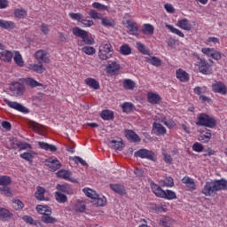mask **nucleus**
<instances>
[{"instance_id":"obj_60","label":"nucleus","mask_w":227,"mask_h":227,"mask_svg":"<svg viewBox=\"0 0 227 227\" xmlns=\"http://www.w3.org/2000/svg\"><path fill=\"white\" fill-rule=\"evenodd\" d=\"M97 202L98 207H104L107 203V200L104 196L98 195V198L94 200Z\"/></svg>"},{"instance_id":"obj_25","label":"nucleus","mask_w":227,"mask_h":227,"mask_svg":"<svg viewBox=\"0 0 227 227\" xmlns=\"http://www.w3.org/2000/svg\"><path fill=\"white\" fill-rule=\"evenodd\" d=\"M74 212L82 213L86 212V202L82 200H77L73 207Z\"/></svg>"},{"instance_id":"obj_19","label":"nucleus","mask_w":227,"mask_h":227,"mask_svg":"<svg viewBox=\"0 0 227 227\" xmlns=\"http://www.w3.org/2000/svg\"><path fill=\"white\" fill-rule=\"evenodd\" d=\"M57 176L59 178H63L64 180H68L69 182H75V179H72V172L69 170L61 169L57 172Z\"/></svg>"},{"instance_id":"obj_24","label":"nucleus","mask_w":227,"mask_h":227,"mask_svg":"<svg viewBox=\"0 0 227 227\" xmlns=\"http://www.w3.org/2000/svg\"><path fill=\"white\" fill-rule=\"evenodd\" d=\"M28 69L32 70V72H35L36 74H43L45 72V67H43V64H30L28 66Z\"/></svg>"},{"instance_id":"obj_22","label":"nucleus","mask_w":227,"mask_h":227,"mask_svg":"<svg viewBox=\"0 0 227 227\" xmlns=\"http://www.w3.org/2000/svg\"><path fill=\"white\" fill-rule=\"evenodd\" d=\"M182 182L187 188H189L190 191H196V183L194 182V179L189 176H184L182 179Z\"/></svg>"},{"instance_id":"obj_8","label":"nucleus","mask_w":227,"mask_h":227,"mask_svg":"<svg viewBox=\"0 0 227 227\" xmlns=\"http://www.w3.org/2000/svg\"><path fill=\"white\" fill-rule=\"evenodd\" d=\"M5 104L11 107V109H15V111H19L20 113H29V110L22 106L20 103H17L15 101H11L9 99H4Z\"/></svg>"},{"instance_id":"obj_28","label":"nucleus","mask_w":227,"mask_h":227,"mask_svg":"<svg viewBox=\"0 0 227 227\" xmlns=\"http://www.w3.org/2000/svg\"><path fill=\"white\" fill-rule=\"evenodd\" d=\"M147 100L149 104H159L160 102V96H159L157 93L149 92L147 94Z\"/></svg>"},{"instance_id":"obj_56","label":"nucleus","mask_w":227,"mask_h":227,"mask_svg":"<svg viewBox=\"0 0 227 227\" xmlns=\"http://www.w3.org/2000/svg\"><path fill=\"white\" fill-rule=\"evenodd\" d=\"M82 51L84 52V54H87V56H93L97 51L93 48V46H84Z\"/></svg>"},{"instance_id":"obj_52","label":"nucleus","mask_w":227,"mask_h":227,"mask_svg":"<svg viewBox=\"0 0 227 227\" xmlns=\"http://www.w3.org/2000/svg\"><path fill=\"white\" fill-rule=\"evenodd\" d=\"M162 198L164 200H176V193L171 190H166Z\"/></svg>"},{"instance_id":"obj_44","label":"nucleus","mask_w":227,"mask_h":227,"mask_svg":"<svg viewBox=\"0 0 227 227\" xmlns=\"http://www.w3.org/2000/svg\"><path fill=\"white\" fill-rule=\"evenodd\" d=\"M36 211L39 214H42V215H45L47 214H52V211H51V208L48 206H43V205H38L36 207Z\"/></svg>"},{"instance_id":"obj_20","label":"nucleus","mask_w":227,"mask_h":227,"mask_svg":"<svg viewBox=\"0 0 227 227\" xmlns=\"http://www.w3.org/2000/svg\"><path fill=\"white\" fill-rule=\"evenodd\" d=\"M57 190L60 192H65L66 194H69L72 196L74 194V189L72 188V185L67 184H57L56 187Z\"/></svg>"},{"instance_id":"obj_6","label":"nucleus","mask_w":227,"mask_h":227,"mask_svg":"<svg viewBox=\"0 0 227 227\" xmlns=\"http://www.w3.org/2000/svg\"><path fill=\"white\" fill-rule=\"evenodd\" d=\"M24 85L20 82H12L11 85V92L13 97H22L24 95Z\"/></svg>"},{"instance_id":"obj_46","label":"nucleus","mask_w":227,"mask_h":227,"mask_svg":"<svg viewBox=\"0 0 227 227\" xmlns=\"http://www.w3.org/2000/svg\"><path fill=\"white\" fill-rule=\"evenodd\" d=\"M146 61L150 63V65H153V67H160V65H162V60L157 57L146 58Z\"/></svg>"},{"instance_id":"obj_1","label":"nucleus","mask_w":227,"mask_h":227,"mask_svg":"<svg viewBox=\"0 0 227 227\" xmlns=\"http://www.w3.org/2000/svg\"><path fill=\"white\" fill-rule=\"evenodd\" d=\"M227 181L224 179L211 180L206 182L204 188L202 189V194L204 196H215L218 191H226Z\"/></svg>"},{"instance_id":"obj_3","label":"nucleus","mask_w":227,"mask_h":227,"mask_svg":"<svg viewBox=\"0 0 227 227\" xmlns=\"http://www.w3.org/2000/svg\"><path fill=\"white\" fill-rule=\"evenodd\" d=\"M196 125L199 127H208V129H214V127H215V119L210 117L207 114H200L197 117Z\"/></svg>"},{"instance_id":"obj_16","label":"nucleus","mask_w":227,"mask_h":227,"mask_svg":"<svg viewBox=\"0 0 227 227\" xmlns=\"http://www.w3.org/2000/svg\"><path fill=\"white\" fill-rule=\"evenodd\" d=\"M120 70V63L118 61H108L106 66L107 74H115Z\"/></svg>"},{"instance_id":"obj_62","label":"nucleus","mask_w":227,"mask_h":227,"mask_svg":"<svg viewBox=\"0 0 227 227\" xmlns=\"http://www.w3.org/2000/svg\"><path fill=\"white\" fill-rule=\"evenodd\" d=\"M23 221L27 223V224H30L31 226H36V222L33 219V217L29 215H24L22 217Z\"/></svg>"},{"instance_id":"obj_54","label":"nucleus","mask_w":227,"mask_h":227,"mask_svg":"<svg viewBox=\"0 0 227 227\" xmlns=\"http://www.w3.org/2000/svg\"><path fill=\"white\" fill-rule=\"evenodd\" d=\"M16 146H18V148H20V151L31 150L33 148L31 144H27V142H20V141L16 143Z\"/></svg>"},{"instance_id":"obj_43","label":"nucleus","mask_w":227,"mask_h":227,"mask_svg":"<svg viewBox=\"0 0 227 227\" xmlns=\"http://www.w3.org/2000/svg\"><path fill=\"white\" fill-rule=\"evenodd\" d=\"M120 54L122 56H130V54H132V49L129 44H122L120 47Z\"/></svg>"},{"instance_id":"obj_14","label":"nucleus","mask_w":227,"mask_h":227,"mask_svg":"<svg viewBox=\"0 0 227 227\" xmlns=\"http://www.w3.org/2000/svg\"><path fill=\"white\" fill-rule=\"evenodd\" d=\"M125 137L129 141H131V143H139V141H141V137L132 129H126Z\"/></svg>"},{"instance_id":"obj_12","label":"nucleus","mask_w":227,"mask_h":227,"mask_svg":"<svg viewBox=\"0 0 227 227\" xmlns=\"http://www.w3.org/2000/svg\"><path fill=\"white\" fill-rule=\"evenodd\" d=\"M200 132V134L199 135V141H200V143H208V141L212 139V133L209 129H205Z\"/></svg>"},{"instance_id":"obj_57","label":"nucleus","mask_w":227,"mask_h":227,"mask_svg":"<svg viewBox=\"0 0 227 227\" xmlns=\"http://www.w3.org/2000/svg\"><path fill=\"white\" fill-rule=\"evenodd\" d=\"M161 123H164L166 125V127H168V129H173V127H175V121L171 120V119H166V117H163L160 121Z\"/></svg>"},{"instance_id":"obj_26","label":"nucleus","mask_w":227,"mask_h":227,"mask_svg":"<svg viewBox=\"0 0 227 227\" xmlns=\"http://www.w3.org/2000/svg\"><path fill=\"white\" fill-rule=\"evenodd\" d=\"M13 217V214H12L8 209L4 207H0V220L1 221H9Z\"/></svg>"},{"instance_id":"obj_5","label":"nucleus","mask_w":227,"mask_h":227,"mask_svg":"<svg viewBox=\"0 0 227 227\" xmlns=\"http://www.w3.org/2000/svg\"><path fill=\"white\" fill-rule=\"evenodd\" d=\"M197 67H199V72L203 75H210L212 74V65L207 59H200Z\"/></svg>"},{"instance_id":"obj_29","label":"nucleus","mask_w":227,"mask_h":227,"mask_svg":"<svg viewBox=\"0 0 227 227\" xmlns=\"http://www.w3.org/2000/svg\"><path fill=\"white\" fill-rule=\"evenodd\" d=\"M85 84H87V86H89V88H91L92 90H100V83L94 78L85 79Z\"/></svg>"},{"instance_id":"obj_55","label":"nucleus","mask_w":227,"mask_h":227,"mask_svg":"<svg viewBox=\"0 0 227 227\" xmlns=\"http://www.w3.org/2000/svg\"><path fill=\"white\" fill-rule=\"evenodd\" d=\"M0 193L7 197L12 196V190H10V187H8V185H0Z\"/></svg>"},{"instance_id":"obj_15","label":"nucleus","mask_w":227,"mask_h":227,"mask_svg":"<svg viewBox=\"0 0 227 227\" xmlns=\"http://www.w3.org/2000/svg\"><path fill=\"white\" fill-rule=\"evenodd\" d=\"M176 27H180V29H184V31H191V29H192V25L187 19L179 20L176 23Z\"/></svg>"},{"instance_id":"obj_11","label":"nucleus","mask_w":227,"mask_h":227,"mask_svg":"<svg viewBox=\"0 0 227 227\" xmlns=\"http://www.w3.org/2000/svg\"><path fill=\"white\" fill-rule=\"evenodd\" d=\"M212 90L215 93H220V95H226V85L222 82H215L212 84Z\"/></svg>"},{"instance_id":"obj_48","label":"nucleus","mask_w":227,"mask_h":227,"mask_svg":"<svg viewBox=\"0 0 227 227\" xmlns=\"http://www.w3.org/2000/svg\"><path fill=\"white\" fill-rule=\"evenodd\" d=\"M36 155V153L33 151H29V152H26L23 153L20 155V157L21 159H24V160H27L29 162V160H31L32 159H35V156Z\"/></svg>"},{"instance_id":"obj_23","label":"nucleus","mask_w":227,"mask_h":227,"mask_svg":"<svg viewBox=\"0 0 227 227\" xmlns=\"http://www.w3.org/2000/svg\"><path fill=\"white\" fill-rule=\"evenodd\" d=\"M151 189H152L153 194H155V196H157V198H163L165 191L162 190V188L159 184L153 183L151 184Z\"/></svg>"},{"instance_id":"obj_42","label":"nucleus","mask_w":227,"mask_h":227,"mask_svg":"<svg viewBox=\"0 0 227 227\" xmlns=\"http://www.w3.org/2000/svg\"><path fill=\"white\" fill-rule=\"evenodd\" d=\"M83 192L85 196H87V198H90V200H97V198H98V194L97 193V192L92 189L84 188Z\"/></svg>"},{"instance_id":"obj_32","label":"nucleus","mask_w":227,"mask_h":227,"mask_svg":"<svg viewBox=\"0 0 227 227\" xmlns=\"http://www.w3.org/2000/svg\"><path fill=\"white\" fill-rule=\"evenodd\" d=\"M136 47L141 54H144L145 56H150V49H148L143 43L137 42L136 43Z\"/></svg>"},{"instance_id":"obj_2","label":"nucleus","mask_w":227,"mask_h":227,"mask_svg":"<svg viewBox=\"0 0 227 227\" xmlns=\"http://www.w3.org/2000/svg\"><path fill=\"white\" fill-rule=\"evenodd\" d=\"M113 54H114V49L113 48V44L110 43H105L99 47L98 58L102 61L111 59V58H113Z\"/></svg>"},{"instance_id":"obj_39","label":"nucleus","mask_w":227,"mask_h":227,"mask_svg":"<svg viewBox=\"0 0 227 227\" xmlns=\"http://www.w3.org/2000/svg\"><path fill=\"white\" fill-rule=\"evenodd\" d=\"M35 196L39 201H43L45 200V188L40 186L37 187Z\"/></svg>"},{"instance_id":"obj_9","label":"nucleus","mask_w":227,"mask_h":227,"mask_svg":"<svg viewBox=\"0 0 227 227\" xmlns=\"http://www.w3.org/2000/svg\"><path fill=\"white\" fill-rule=\"evenodd\" d=\"M126 27L129 35H132L133 36H137V35H139V27H137V23L132 20H128Z\"/></svg>"},{"instance_id":"obj_33","label":"nucleus","mask_w":227,"mask_h":227,"mask_svg":"<svg viewBox=\"0 0 227 227\" xmlns=\"http://www.w3.org/2000/svg\"><path fill=\"white\" fill-rule=\"evenodd\" d=\"M51 213H48L42 216L43 223H44L45 224H54L55 223H58V219L51 216Z\"/></svg>"},{"instance_id":"obj_13","label":"nucleus","mask_w":227,"mask_h":227,"mask_svg":"<svg viewBox=\"0 0 227 227\" xmlns=\"http://www.w3.org/2000/svg\"><path fill=\"white\" fill-rule=\"evenodd\" d=\"M35 59L43 61V63H49V53L43 50H38L35 54Z\"/></svg>"},{"instance_id":"obj_47","label":"nucleus","mask_w":227,"mask_h":227,"mask_svg":"<svg viewBox=\"0 0 227 227\" xmlns=\"http://www.w3.org/2000/svg\"><path fill=\"white\" fill-rule=\"evenodd\" d=\"M55 200L58 203H67V201H68L67 195L61 193L59 191L55 192Z\"/></svg>"},{"instance_id":"obj_51","label":"nucleus","mask_w":227,"mask_h":227,"mask_svg":"<svg viewBox=\"0 0 227 227\" xmlns=\"http://www.w3.org/2000/svg\"><path fill=\"white\" fill-rule=\"evenodd\" d=\"M121 109L123 113H132V111H134V104L125 102L124 104H122Z\"/></svg>"},{"instance_id":"obj_27","label":"nucleus","mask_w":227,"mask_h":227,"mask_svg":"<svg viewBox=\"0 0 227 227\" xmlns=\"http://www.w3.org/2000/svg\"><path fill=\"white\" fill-rule=\"evenodd\" d=\"M108 145L110 146V148H114V150H118L119 152H121V150H123L125 146L121 140H112L109 142Z\"/></svg>"},{"instance_id":"obj_41","label":"nucleus","mask_w":227,"mask_h":227,"mask_svg":"<svg viewBox=\"0 0 227 227\" xmlns=\"http://www.w3.org/2000/svg\"><path fill=\"white\" fill-rule=\"evenodd\" d=\"M13 60L18 67H24V59H22V55L20 54V52L14 51Z\"/></svg>"},{"instance_id":"obj_10","label":"nucleus","mask_w":227,"mask_h":227,"mask_svg":"<svg viewBox=\"0 0 227 227\" xmlns=\"http://www.w3.org/2000/svg\"><path fill=\"white\" fill-rule=\"evenodd\" d=\"M46 166L51 169V171H58L61 168V162L56 158H48L46 160Z\"/></svg>"},{"instance_id":"obj_30","label":"nucleus","mask_w":227,"mask_h":227,"mask_svg":"<svg viewBox=\"0 0 227 227\" xmlns=\"http://www.w3.org/2000/svg\"><path fill=\"white\" fill-rule=\"evenodd\" d=\"M110 187L112 191H114L117 194H120L121 196H123L127 192V191L125 190V187L121 184H110Z\"/></svg>"},{"instance_id":"obj_18","label":"nucleus","mask_w":227,"mask_h":227,"mask_svg":"<svg viewBox=\"0 0 227 227\" xmlns=\"http://www.w3.org/2000/svg\"><path fill=\"white\" fill-rule=\"evenodd\" d=\"M153 132H154L156 136H164L167 130H166V128L162 126V124L154 122L153 124Z\"/></svg>"},{"instance_id":"obj_40","label":"nucleus","mask_w":227,"mask_h":227,"mask_svg":"<svg viewBox=\"0 0 227 227\" xmlns=\"http://www.w3.org/2000/svg\"><path fill=\"white\" fill-rule=\"evenodd\" d=\"M153 31H155V28L151 25V24H144L142 29H141V33H143V35H153Z\"/></svg>"},{"instance_id":"obj_45","label":"nucleus","mask_w":227,"mask_h":227,"mask_svg":"<svg viewBox=\"0 0 227 227\" xmlns=\"http://www.w3.org/2000/svg\"><path fill=\"white\" fill-rule=\"evenodd\" d=\"M122 86L124 90H134L136 88V82L130 79H125L123 81Z\"/></svg>"},{"instance_id":"obj_64","label":"nucleus","mask_w":227,"mask_h":227,"mask_svg":"<svg viewBox=\"0 0 227 227\" xmlns=\"http://www.w3.org/2000/svg\"><path fill=\"white\" fill-rule=\"evenodd\" d=\"M207 91V87H195L193 89V92L195 93V95H199V97H201V95H203V93H205Z\"/></svg>"},{"instance_id":"obj_58","label":"nucleus","mask_w":227,"mask_h":227,"mask_svg":"<svg viewBox=\"0 0 227 227\" xmlns=\"http://www.w3.org/2000/svg\"><path fill=\"white\" fill-rule=\"evenodd\" d=\"M12 178L8 176H0V185H10Z\"/></svg>"},{"instance_id":"obj_35","label":"nucleus","mask_w":227,"mask_h":227,"mask_svg":"<svg viewBox=\"0 0 227 227\" xmlns=\"http://www.w3.org/2000/svg\"><path fill=\"white\" fill-rule=\"evenodd\" d=\"M166 27L168 28L170 33H173V35H176L180 38H185V35L182 30L173 27V25H166Z\"/></svg>"},{"instance_id":"obj_36","label":"nucleus","mask_w":227,"mask_h":227,"mask_svg":"<svg viewBox=\"0 0 227 227\" xmlns=\"http://www.w3.org/2000/svg\"><path fill=\"white\" fill-rule=\"evenodd\" d=\"M101 24L105 27H114V26H116L114 20L109 19L107 17L101 18Z\"/></svg>"},{"instance_id":"obj_61","label":"nucleus","mask_w":227,"mask_h":227,"mask_svg":"<svg viewBox=\"0 0 227 227\" xmlns=\"http://www.w3.org/2000/svg\"><path fill=\"white\" fill-rule=\"evenodd\" d=\"M27 86H31V88H36L38 86H42V83L38 82L37 81L32 78L27 79Z\"/></svg>"},{"instance_id":"obj_59","label":"nucleus","mask_w":227,"mask_h":227,"mask_svg":"<svg viewBox=\"0 0 227 227\" xmlns=\"http://www.w3.org/2000/svg\"><path fill=\"white\" fill-rule=\"evenodd\" d=\"M92 8H95L96 10H98V12H106L107 11V6L104 5L98 2H94L92 4Z\"/></svg>"},{"instance_id":"obj_38","label":"nucleus","mask_w":227,"mask_h":227,"mask_svg":"<svg viewBox=\"0 0 227 227\" xmlns=\"http://www.w3.org/2000/svg\"><path fill=\"white\" fill-rule=\"evenodd\" d=\"M0 27L2 29H13L15 28V23L13 21L0 20Z\"/></svg>"},{"instance_id":"obj_7","label":"nucleus","mask_w":227,"mask_h":227,"mask_svg":"<svg viewBox=\"0 0 227 227\" xmlns=\"http://www.w3.org/2000/svg\"><path fill=\"white\" fill-rule=\"evenodd\" d=\"M201 52L204 53L205 56H207V58H212L216 61H219L222 58L221 52L217 51L214 48H202Z\"/></svg>"},{"instance_id":"obj_37","label":"nucleus","mask_w":227,"mask_h":227,"mask_svg":"<svg viewBox=\"0 0 227 227\" xmlns=\"http://www.w3.org/2000/svg\"><path fill=\"white\" fill-rule=\"evenodd\" d=\"M14 17L16 19H26V17H27V11H26L24 8L15 9Z\"/></svg>"},{"instance_id":"obj_31","label":"nucleus","mask_w":227,"mask_h":227,"mask_svg":"<svg viewBox=\"0 0 227 227\" xmlns=\"http://www.w3.org/2000/svg\"><path fill=\"white\" fill-rule=\"evenodd\" d=\"M38 145L42 150H46V152H56L58 147L54 145L47 144L45 142H38Z\"/></svg>"},{"instance_id":"obj_50","label":"nucleus","mask_w":227,"mask_h":227,"mask_svg":"<svg viewBox=\"0 0 227 227\" xmlns=\"http://www.w3.org/2000/svg\"><path fill=\"white\" fill-rule=\"evenodd\" d=\"M101 118L106 121L113 120V118H114V114L113 111L104 110L101 113Z\"/></svg>"},{"instance_id":"obj_63","label":"nucleus","mask_w":227,"mask_h":227,"mask_svg":"<svg viewBox=\"0 0 227 227\" xmlns=\"http://www.w3.org/2000/svg\"><path fill=\"white\" fill-rule=\"evenodd\" d=\"M163 185L165 187H173V185H175V181L173 180L172 177H166L163 180Z\"/></svg>"},{"instance_id":"obj_17","label":"nucleus","mask_w":227,"mask_h":227,"mask_svg":"<svg viewBox=\"0 0 227 227\" xmlns=\"http://www.w3.org/2000/svg\"><path fill=\"white\" fill-rule=\"evenodd\" d=\"M0 59L5 63H10L13 59V52L8 50L0 51Z\"/></svg>"},{"instance_id":"obj_21","label":"nucleus","mask_w":227,"mask_h":227,"mask_svg":"<svg viewBox=\"0 0 227 227\" xmlns=\"http://www.w3.org/2000/svg\"><path fill=\"white\" fill-rule=\"evenodd\" d=\"M176 77L179 79L181 82H187L189 81V74L184 69H177L176 71Z\"/></svg>"},{"instance_id":"obj_4","label":"nucleus","mask_w":227,"mask_h":227,"mask_svg":"<svg viewBox=\"0 0 227 227\" xmlns=\"http://www.w3.org/2000/svg\"><path fill=\"white\" fill-rule=\"evenodd\" d=\"M135 157H139L140 159H148V160L155 161V153L148 149H140L134 153Z\"/></svg>"},{"instance_id":"obj_53","label":"nucleus","mask_w":227,"mask_h":227,"mask_svg":"<svg viewBox=\"0 0 227 227\" xmlns=\"http://www.w3.org/2000/svg\"><path fill=\"white\" fill-rule=\"evenodd\" d=\"M12 207L14 210H22L24 208V203L19 199L12 200Z\"/></svg>"},{"instance_id":"obj_49","label":"nucleus","mask_w":227,"mask_h":227,"mask_svg":"<svg viewBox=\"0 0 227 227\" xmlns=\"http://www.w3.org/2000/svg\"><path fill=\"white\" fill-rule=\"evenodd\" d=\"M73 35H74V36H78V38H83L85 36V35L88 34V32H86V30H82L77 27L73 28Z\"/></svg>"},{"instance_id":"obj_34","label":"nucleus","mask_w":227,"mask_h":227,"mask_svg":"<svg viewBox=\"0 0 227 227\" xmlns=\"http://www.w3.org/2000/svg\"><path fill=\"white\" fill-rule=\"evenodd\" d=\"M28 125L31 129H33L34 132H36L37 134L43 132V126L35 121H30Z\"/></svg>"}]
</instances>
